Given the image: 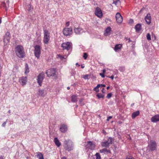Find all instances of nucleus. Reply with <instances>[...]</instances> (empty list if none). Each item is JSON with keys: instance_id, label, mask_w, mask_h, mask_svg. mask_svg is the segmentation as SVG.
I'll list each match as a JSON object with an SVG mask.
<instances>
[{"instance_id": "6e6d98bb", "label": "nucleus", "mask_w": 159, "mask_h": 159, "mask_svg": "<svg viewBox=\"0 0 159 159\" xmlns=\"http://www.w3.org/2000/svg\"><path fill=\"white\" fill-rule=\"evenodd\" d=\"M0 159H3V157L2 156H0Z\"/></svg>"}, {"instance_id": "9d476101", "label": "nucleus", "mask_w": 159, "mask_h": 159, "mask_svg": "<svg viewBox=\"0 0 159 159\" xmlns=\"http://www.w3.org/2000/svg\"><path fill=\"white\" fill-rule=\"evenodd\" d=\"M85 147L86 148L91 150H93L95 149V145L92 142L89 141L87 142V144Z\"/></svg>"}, {"instance_id": "7ed1b4c3", "label": "nucleus", "mask_w": 159, "mask_h": 159, "mask_svg": "<svg viewBox=\"0 0 159 159\" xmlns=\"http://www.w3.org/2000/svg\"><path fill=\"white\" fill-rule=\"evenodd\" d=\"M43 42L45 44H47L50 40V33L47 30H44Z\"/></svg>"}, {"instance_id": "6ab92c4d", "label": "nucleus", "mask_w": 159, "mask_h": 159, "mask_svg": "<svg viewBox=\"0 0 159 159\" xmlns=\"http://www.w3.org/2000/svg\"><path fill=\"white\" fill-rule=\"evenodd\" d=\"M99 151L100 153H104V154L110 153H111V152L110 150H107L106 148L101 149Z\"/></svg>"}, {"instance_id": "bf43d9fd", "label": "nucleus", "mask_w": 159, "mask_h": 159, "mask_svg": "<svg viewBox=\"0 0 159 159\" xmlns=\"http://www.w3.org/2000/svg\"><path fill=\"white\" fill-rule=\"evenodd\" d=\"M143 9H142L141 10H140V11H139V13H141L142 11L143 10Z\"/></svg>"}, {"instance_id": "864d4df0", "label": "nucleus", "mask_w": 159, "mask_h": 159, "mask_svg": "<svg viewBox=\"0 0 159 159\" xmlns=\"http://www.w3.org/2000/svg\"><path fill=\"white\" fill-rule=\"evenodd\" d=\"M61 159H67V158H66V157H62L61 158Z\"/></svg>"}, {"instance_id": "4d7b16f0", "label": "nucleus", "mask_w": 159, "mask_h": 159, "mask_svg": "<svg viewBox=\"0 0 159 159\" xmlns=\"http://www.w3.org/2000/svg\"><path fill=\"white\" fill-rule=\"evenodd\" d=\"M76 65L77 66L78 65L79 66H80V65L78 64V63H76Z\"/></svg>"}, {"instance_id": "4c0bfd02", "label": "nucleus", "mask_w": 159, "mask_h": 159, "mask_svg": "<svg viewBox=\"0 0 159 159\" xmlns=\"http://www.w3.org/2000/svg\"><path fill=\"white\" fill-rule=\"evenodd\" d=\"M88 57V55L86 53H84L83 57L85 59H86Z\"/></svg>"}, {"instance_id": "473e14b6", "label": "nucleus", "mask_w": 159, "mask_h": 159, "mask_svg": "<svg viewBox=\"0 0 159 159\" xmlns=\"http://www.w3.org/2000/svg\"><path fill=\"white\" fill-rule=\"evenodd\" d=\"M120 0H113V2L112 4H114L116 5H117V4L118 2H120Z\"/></svg>"}, {"instance_id": "9b49d317", "label": "nucleus", "mask_w": 159, "mask_h": 159, "mask_svg": "<svg viewBox=\"0 0 159 159\" xmlns=\"http://www.w3.org/2000/svg\"><path fill=\"white\" fill-rule=\"evenodd\" d=\"M116 18L117 23H121L123 21L122 17L119 12H117L116 15Z\"/></svg>"}, {"instance_id": "aec40b11", "label": "nucleus", "mask_w": 159, "mask_h": 159, "mask_svg": "<svg viewBox=\"0 0 159 159\" xmlns=\"http://www.w3.org/2000/svg\"><path fill=\"white\" fill-rule=\"evenodd\" d=\"M141 25L139 24H137L135 26V29L136 31L138 32H139L141 29Z\"/></svg>"}, {"instance_id": "0e129e2a", "label": "nucleus", "mask_w": 159, "mask_h": 159, "mask_svg": "<svg viewBox=\"0 0 159 159\" xmlns=\"http://www.w3.org/2000/svg\"><path fill=\"white\" fill-rule=\"evenodd\" d=\"M134 105V103H133V104H132L131 105V106H133Z\"/></svg>"}, {"instance_id": "79ce46f5", "label": "nucleus", "mask_w": 159, "mask_h": 159, "mask_svg": "<svg viewBox=\"0 0 159 159\" xmlns=\"http://www.w3.org/2000/svg\"><path fill=\"white\" fill-rule=\"evenodd\" d=\"M79 103L80 105L81 106H82L84 105V104L83 102H82V99H80L79 102Z\"/></svg>"}, {"instance_id": "0eeeda50", "label": "nucleus", "mask_w": 159, "mask_h": 159, "mask_svg": "<svg viewBox=\"0 0 159 159\" xmlns=\"http://www.w3.org/2000/svg\"><path fill=\"white\" fill-rule=\"evenodd\" d=\"M63 34L66 36H70L73 33L72 28H65L63 30Z\"/></svg>"}, {"instance_id": "8fccbe9b", "label": "nucleus", "mask_w": 159, "mask_h": 159, "mask_svg": "<svg viewBox=\"0 0 159 159\" xmlns=\"http://www.w3.org/2000/svg\"><path fill=\"white\" fill-rule=\"evenodd\" d=\"M109 77L111 78L112 80H113L114 78L113 75H112L111 77Z\"/></svg>"}, {"instance_id": "37998d69", "label": "nucleus", "mask_w": 159, "mask_h": 159, "mask_svg": "<svg viewBox=\"0 0 159 159\" xmlns=\"http://www.w3.org/2000/svg\"><path fill=\"white\" fill-rule=\"evenodd\" d=\"M134 22V20L132 19H130L129 21V23H133Z\"/></svg>"}, {"instance_id": "412c9836", "label": "nucleus", "mask_w": 159, "mask_h": 159, "mask_svg": "<svg viewBox=\"0 0 159 159\" xmlns=\"http://www.w3.org/2000/svg\"><path fill=\"white\" fill-rule=\"evenodd\" d=\"M54 141L57 147H59L61 145V143L57 138L56 137L54 139Z\"/></svg>"}, {"instance_id": "c85d7f7f", "label": "nucleus", "mask_w": 159, "mask_h": 159, "mask_svg": "<svg viewBox=\"0 0 159 159\" xmlns=\"http://www.w3.org/2000/svg\"><path fill=\"white\" fill-rule=\"evenodd\" d=\"M45 92L44 90H40L39 91V95L43 97L45 95Z\"/></svg>"}, {"instance_id": "4be33fe9", "label": "nucleus", "mask_w": 159, "mask_h": 159, "mask_svg": "<svg viewBox=\"0 0 159 159\" xmlns=\"http://www.w3.org/2000/svg\"><path fill=\"white\" fill-rule=\"evenodd\" d=\"M139 114V111H137L135 112H134L132 114V117L133 119H134L136 117L138 116Z\"/></svg>"}, {"instance_id": "a878e982", "label": "nucleus", "mask_w": 159, "mask_h": 159, "mask_svg": "<svg viewBox=\"0 0 159 159\" xmlns=\"http://www.w3.org/2000/svg\"><path fill=\"white\" fill-rule=\"evenodd\" d=\"M37 153V158L39 159H43V156L42 153L40 152H38Z\"/></svg>"}, {"instance_id": "c03bdc74", "label": "nucleus", "mask_w": 159, "mask_h": 159, "mask_svg": "<svg viewBox=\"0 0 159 159\" xmlns=\"http://www.w3.org/2000/svg\"><path fill=\"white\" fill-rule=\"evenodd\" d=\"M100 75L102 78H104L105 77L104 74V73H100Z\"/></svg>"}, {"instance_id": "423d86ee", "label": "nucleus", "mask_w": 159, "mask_h": 159, "mask_svg": "<svg viewBox=\"0 0 159 159\" xmlns=\"http://www.w3.org/2000/svg\"><path fill=\"white\" fill-rule=\"evenodd\" d=\"M157 144L156 142L153 140H151L148 143V147L150 150L153 151L156 150Z\"/></svg>"}, {"instance_id": "c756f323", "label": "nucleus", "mask_w": 159, "mask_h": 159, "mask_svg": "<svg viewBox=\"0 0 159 159\" xmlns=\"http://www.w3.org/2000/svg\"><path fill=\"white\" fill-rule=\"evenodd\" d=\"M101 87L100 84H98L97 85V86L95 88H94L93 90L95 91L96 92H98L99 91V90L98 89Z\"/></svg>"}, {"instance_id": "69168bd1", "label": "nucleus", "mask_w": 159, "mask_h": 159, "mask_svg": "<svg viewBox=\"0 0 159 159\" xmlns=\"http://www.w3.org/2000/svg\"><path fill=\"white\" fill-rule=\"evenodd\" d=\"M78 107V105H76V107Z\"/></svg>"}, {"instance_id": "2eb2a0df", "label": "nucleus", "mask_w": 159, "mask_h": 159, "mask_svg": "<svg viewBox=\"0 0 159 159\" xmlns=\"http://www.w3.org/2000/svg\"><path fill=\"white\" fill-rule=\"evenodd\" d=\"M151 121L153 123L159 121V114H157L152 116L151 118Z\"/></svg>"}, {"instance_id": "393cba45", "label": "nucleus", "mask_w": 159, "mask_h": 159, "mask_svg": "<svg viewBox=\"0 0 159 159\" xmlns=\"http://www.w3.org/2000/svg\"><path fill=\"white\" fill-rule=\"evenodd\" d=\"M122 47V45L120 44H117L116 45L114 48V50L116 52L120 49Z\"/></svg>"}, {"instance_id": "49530a36", "label": "nucleus", "mask_w": 159, "mask_h": 159, "mask_svg": "<svg viewBox=\"0 0 159 159\" xmlns=\"http://www.w3.org/2000/svg\"><path fill=\"white\" fill-rule=\"evenodd\" d=\"M126 159H135L134 157H127L126 158Z\"/></svg>"}, {"instance_id": "a211bd4d", "label": "nucleus", "mask_w": 159, "mask_h": 159, "mask_svg": "<svg viewBox=\"0 0 159 159\" xmlns=\"http://www.w3.org/2000/svg\"><path fill=\"white\" fill-rule=\"evenodd\" d=\"M60 130L62 133L65 132L67 129V125L65 124H62L60 128Z\"/></svg>"}, {"instance_id": "c9c22d12", "label": "nucleus", "mask_w": 159, "mask_h": 159, "mask_svg": "<svg viewBox=\"0 0 159 159\" xmlns=\"http://www.w3.org/2000/svg\"><path fill=\"white\" fill-rule=\"evenodd\" d=\"M58 57L60 59H61V60H63L64 59H65L64 57L63 56H62L61 55H57Z\"/></svg>"}, {"instance_id": "e2e57ef3", "label": "nucleus", "mask_w": 159, "mask_h": 159, "mask_svg": "<svg viewBox=\"0 0 159 159\" xmlns=\"http://www.w3.org/2000/svg\"><path fill=\"white\" fill-rule=\"evenodd\" d=\"M1 22H2L1 20V19H0V24H1Z\"/></svg>"}, {"instance_id": "2f4dec72", "label": "nucleus", "mask_w": 159, "mask_h": 159, "mask_svg": "<svg viewBox=\"0 0 159 159\" xmlns=\"http://www.w3.org/2000/svg\"><path fill=\"white\" fill-rule=\"evenodd\" d=\"M113 139L111 137H109L108 139V140L107 141L108 142V143L109 144H112V143Z\"/></svg>"}, {"instance_id": "f257e3e1", "label": "nucleus", "mask_w": 159, "mask_h": 159, "mask_svg": "<svg viewBox=\"0 0 159 159\" xmlns=\"http://www.w3.org/2000/svg\"><path fill=\"white\" fill-rule=\"evenodd\" d=\"M15 52L17 56L20 58L24 57L25 53L23 47L21 45H18L15 48Z\"/></svg>"}, {"instance_id": "f8f14e48", "label": "nucleus", "mask_w": 159, "mask_h": 159, "mask_svg": "<svg viewBox=\"0 0 159 159\" xmlns=\"http://www.w3.org/2000/svg\"><path fill=\"white\" fill-rule=\"evenodd\" d=\"M11 38V35L10 33L7 32L6 33L5 35L4 36L3 39V41L5 43H8L9 42L10 39Z\"/></svg>"}, {"instance_id": "f704fd0d", "label": "nucleus", "mask_w": 159, "mask_h": 159, "mask_svg": "<svg viewBox=\"0 0 159 159\" xmlns=\"http://www.w3.org/2000/svg\"><path fill=\"white\" fill-rule=\"evenodd\" d=\"M147 38L148 40H151V36L149 33L147 34Z\"/></svg>"}, {"instance_id": "1a4fd4ad", "label": "nucleus", "mask_w": 159, "mask_h": 159, "mask_svg": "<svg viewBox=\"0 0 159 159\" xmlns=\"http://www.w3.org/2000/svg\"><path fill=\"white\" fill-rule=\"evenodd\" d=\"M55 69L52 68L47 70L46 72V74L47 75L48 77L54 76L55 74Z\"/></svg>"}, {"instance_id": "a19ab883", "label": "nucleus", "mask_w": 159, "mask_h": 159, "mask_svg": "<svg viewBox=\"0 0 159 159\" xmlns=\"http://www.w3.org/2000/svg\"><path fill=\"white\" fill-rule=\"evenodd\" d=\"M88 76L89 75H84V76H83V78L85 80L88 79H89V78H88Z\"/></svg>"}, {"instance_id": "20e7f679", "label": "nucleus", "mask_w": 159, "mask_h": 159, "mask_svg": "<svg viewBox=\"0 0 159 159\" xmlns=\"http://www.w3.org/2000/svg\"><path fill=\"white\" fill-rule=\"evenodd\" d=\"M61 47L63 50H69L72 49V44L70 42H66L63 43L61 44Z\"/></svg>"}, {"instance_id": "bb28decb", "label": "nucleus", "mask_w": 159, "mask_h": 159, "mask_svg": "<svg viewBox=\"0 0 159 159\" xmlns=\"http://www.w3.org/2000/svg\"><path fill=\"white\" fill-rule=\"evenodd\" d=\"M98 99H103L104 97V95L101 93H98L96 95Z\"/></svg>"}, {"instance_id": "58836bf2", "label": "nucleus", "mask_w": 159, "mask_h": 159, "mask_svg": "<svg viewBox=\"0 0 159 159\" xmlns=\"http://www.w3.org/2000/svg\"><path fill=\"white\" fill-rule=\"evenodd\" d=\"M111 96H112V94L111 93H109L107 94V97L108 98H111Z\"/></svg>"}, {"instance_id": "774afa93", "label": "nucleus", "mask_w": 159, "mask_h": 159, "mask_svg": "<svg viewBox=\"0 0 159 159\" xmlns=\"http://www.w3.org/2000/svg\"><path fill=\"white\" fill-rule=\"evenodd\" d=\"M129 41H130V39H129Z\"/></svg>"}, {"instance_id": "e433bc0d", "label": "nucleus", "mask_w": 159, "mask_h": 159, "mask_svg": "<svg viewBox=\"0 0 159 159\" xmlns=\"http://www.w3.org/2000/svg\"><path fill=\"white\" fill-rule=\"evenodd\" d=\"M28 10L29 11H32L33 10V8L31 5H28Z\"/></svg>"}, {"instance_id": "f3484780", "label": "nucleus", "mask_w": 159, "mask_h": 159, "mask_svg": "<svg viewBox=\"0 0 159 159\" xmlns=\"http://www.w3.org/2000/svg\"><path fill=\"white\" fill-rule=\"evenodd\" d=\"M145 20L148 24H150L151 22V18L150 14H148L145 17Z\"/></svg>"}, {"instance_id": "de8ad7c7", "label": "nucleus", "mask_w": 159, "mask_h": 159, "mask_svg": "<svg viewBox=\"0 0 159 159\" xmlns=\"http://www.w3.org/2000/svg\"><path fill=\"white\" fill-rule=\"evenodd\" d=\"M112 117L111 116H109L108 117H107V121L109 120H110V119H111L112 118Z\"/></svg>"}, {"instance_id": "ea45409f", "label": "nucleus", "mask_w": 159, "mask_h": 159, "mask_svg": "<svg viewBox=\"0 0 159 159\" xmlns=\"http://www.w3.org/2000/svg\"><path fill=\"white\" fill-rule=\"evenodd\" d=\"M7 120L6 121H5V122H4L2 124V127H5V126H6V123H7Z\"/></svg>"}, {"instance_id": "13d9d810", "label": "nucleus", "mask_w": 159, "mask_h": 159, "mask_svg": "<svg viewBox=\"0 0 159 159\" xmlns=\"http://www.w3.org/2000/svg\"><path fill=\"white\" fill-rule=\"evenodd\" d=\"M81 67L82 68H83L84 67V66H83L82 65H81Z\"/></svg>"}, {"instance_id": "72a5a7b5", "label": "nucleus", "mask_w": 159, "mask_h": 159, "mask_svg": "<svg viewBox=\"0 0 159 159\" xmlns=\"http://www.w3.org/2000/svg\"><path fill=\"white\" fill-rule=\"evenodd\" d=\"M95 156L96 157V159H100L101 157L99 153H96L95 154Z\"/></svg>"}, {"instance_id": "f03ea898", "label": "nucleus", "mask_w": 159, "mask_h": 159, "mask_svg": "<svg viewBox=\"0 0 159 159\" xmlns=\"http://www.w3.org/2000/svg\"><path fill=\"white\" fill-rule=\"evenodd\" d=\"M73 143L70 140H66L64 142V147L66 150L70 151L73 149Z\"/></svg>"}, {"instance_id": "052dcab7", "label": "nucleus", "mask_w": 159, "mask_h": 159, "mask_svg": "<svg viewBox=\"0 0 159 159\" xmlns=\"http://www.w3.org/2000/svg\"><path fill=\"white\" fill-rule=\"evenodd\" d=\"M110 87L109 86H108V87H107V89H109Z\"/></svg>"}, {"instance_id": "4468645a", "label": "nucleus", "mask_w": 159, "mask_h": 159, "mask_svg": "<svg viewBox=\"0 0 159 159\" xmlns=\"http://www.w3.org/2000/svg\"><path fill=\"white\" fill-rule=\"evenodd\" d=\"M95 14L97 16L100 18L102 17V15L101 9L98 7L95 10Z\"/></svg>"}, {"instance_id": "5701e85b", "label": "nucleus", "mask_w": 159, "mask_h": 159, "mask_svg": "<svg viewBox=\"0 0 159 159\" xmlns=\"http://www.w3.org/2000/svg\"><path fill=\"white\" fill-rule=\"evenodd\" d=\"M101 145L102 147L108 148L109 147V144L107 141L102 142L101 143Z\"/></svg>"}, {"instance_id": "3c124183", "label": "nucleus", "mask_w": 159, "mask_h": 159, "mask_svg": "<svg viewBox=\"0 0 159 159\" xmlns=\"http://www.w3.org/2000/svg\"><path fill=\"white\" fill-rule=\"evenodd\" d=\"M101 86L102 87H105L106 86V85L104 84H100Z\"/></svg>"}, {"instance_id": "680f3d73", "label": "nucleus", "mask_w": 159, "mask_h": 159, "mask_svg": "<svg viewBox=\"0 0 159 159\" xmlns=\"http://www.w3.org/2000/svg\"><path fill=\"white\" fill-rule=\"evenodd\" d=\"M67 88L68 90H69L70 89V88L69 87H68Z\"/></svg>"}, {"instance_id": "dca6fc26", "label": "nucleus", "mask_w": 159, "mask_h": 159, "mask_svg": "<svg viewBox=\"0 0 159 159\" xmlns=\"http://www.w3.org/2000/svg\"><path fill=\"white\" fill-rule=\"evenodd\" d=\"M27 81V77H22L20 78L19 80V82L22 85H25Z\"/></svg>"}, {"instance_id": "09e8293b", "label": "nucleus", "mask_w": 159, "mask_h": 159, "mask_svg": "<svg viewBox=\"0 0 159 159\" xmlns=\"http://www.w3.org/2000/svg\"><path fill=\"white\" fill-rule=\"evenodd\" d=\"M66 25L67 26H69V22H67L66 23Z\"/></svg>"}, {"instance_id": "5fc2aeb1", "label": "nucleus", "mask_w": 159, "mask_h": 159, "mask_svg": "<svg viewBox=\"0 0 159 159\" xmlns=\"http://www.w3.org/2000/svg\"><path fill=\"white\" fill-rule=\"evenodd\" d=\"M104 89V88H103L102 90V93H105V92L103 91V90Z\"/></svg>"}, {"instance_id": "6e6552de", "label": "nucleus", "mask_w": 159, "mask_h": 159, "mask_svg": "<svg viewBox=\"0 0 159 159\" xmlns=\"http://www.w3.org/2000/svg\"><path fill=\"white\" fill-rule=\"evenodd\" d=\"M45 75L43 72L40 73L37 76V82L40 86L42 85V83L44 78Z\"/></svg>"}, {"instance_id": "7c9ffc66", "label": "nucleus", "mask_w": 159, "mask_h": 159, "mask_svg": "<svg viewBox=\"0 0 159 159\" xmlns=\"http://www.w3.org/2000/svg\"><path fill=\"white\" fill-rule=\"evenodd\" d=\"M25 73H28L29 72V69L28 67V66L27 64L26 63L25 65Z\"/></svg>"}, {"instance_id": "b1692460", "label": "nucleus", "mask_w": 159, "mask_h": 159, "mask_svg": "<svg viewBox=\"0 0 159 159\" xmlns=\"http://www.w3.org/2000/svg\"><path fill=\"white\" fill-rule=\"evenodd\" d=\"M111 31V28L109 27H108L105 30V33L104 34L106 36L108 35L109 34Z\"/></svg>"}, {"instance_id": "338daca9", "label": "nucleus", "mask_w": 159, "mask_h": 159, "mask_svg": "<svg viewBox=\"0 0 159 159\" xmlns=\"http://www.w3.org/2000/svg\"><path fill=\"white\" fill-rule=\"evenodd\" d=\"M10 111H10V110H9V111H8V112H9V113H10Z\"/></svg>"}, {"instance_id": "39448f33", "label": "nucleus", "mask_w": 159, "mask_h": 159, "mask_svg": "<svg viewBox=\"0 0 159 159\" xmlns=\"http://www.w3.org/2000/svg\"><path fill=\"white\" fill-rule=\"evenodd\" d=\"M34 53L35 56L38 58H39L41 54V48L39 45H36L34 47Z\"/></svg>"}, {"instance_id": "cd10ccee", "label": "nucleus", "mask_w": 159, "mask_h": 159, "mask_svg": "<svg viewBox=\"0 0 159 159\" xmlns=\"http://www.w3.org/2000/svg\"><path fill=\"white\" fill-rule=\"evenodd\" d=\"M71 101L73 102H75L77 101V96L75 95L72 96L71 97Z\"/></svg>"}, {"instance_id": "603ef678", "label": "nucleus", "mask_w": 159, "mask_h": 159, "mask_svg": "<svg viewBox=\"0 0 159 159\" xmlns=\"http://www.w3.org/2000/svg\"><path fill=\"white\" fill-rule=\"evenodd\" d=\"M106 71V70L105 69H104L102 70V72L103 73H104V74L105 72Z\"/></svg>"}, {"instance_id": "a18cd8bd", "label": "nucleus", "mask_w": 159, "mask_h": 159, "mask_svg": "<svg viewBox=\"0 0 159 159\" xmlns=\"http://www.w3.org/2000/svg\"><path fill=\"white\" fill-rule=\"evenodd\" d=\"M119 70L121 71H124L125 70V69H124V68L123 67L122 68H120V69H119Z\"/></svg>"}, {"instance_id": "ddd939ff", "label": "nucleus", "mask_w": 159, "mask_h": 159, "mask_svg": "<svg viewBox=\"0 0 159 159\" xmlns=\"http://www.w3.org/2000/svg\"><path fill=\"white\" fill-rule=\"evenodd\" d=\"M74 31L75 33L76 34H80L83 32V29L79 27H74Z\"/></svg>"}]
</instances>
